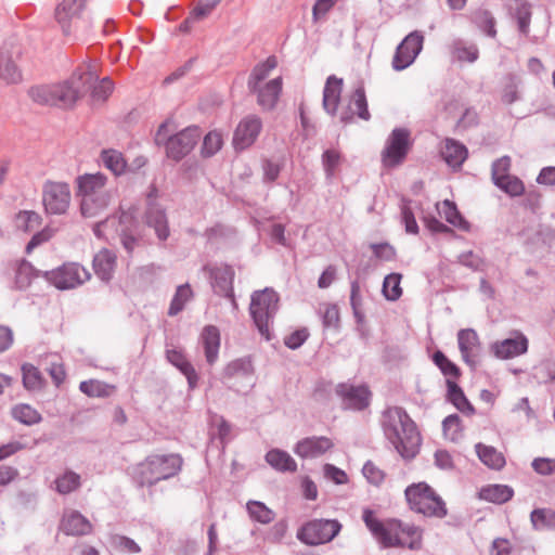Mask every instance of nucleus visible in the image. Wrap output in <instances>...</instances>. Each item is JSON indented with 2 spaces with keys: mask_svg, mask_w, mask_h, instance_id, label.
I'll return each mask as SVG.
<instances>
[{
  "mask_svg": "<svg viewBox=\"0 0 555 555\" xmlns=\"http://www.w3.org/2000/svg\"><path fill=\"white\" fill-rule=\"evenodd\" d=\"M100 159L103 166L115 176H120L126 171L127 162L122 153L117 150H103L101 152Z\"/></svg>",
  "mask_w": 555,
  "mask_h": 555,
  "instance_id": "e433bc0d",
  "label": "nucleus"
},
{
  "mask_svg": "<svg viewBox=\"0 0 555 555\" xmlns=\"http://www.w3.org/2000/svg\"><path fill=\"white\" fill-rule=\"evenodd\" d=\"M221 2V0H201L181 25L182 30L191 31L190 24L208 16Z\"/></svg>",
  "mask_w": 555,
  "mask_h": 555,
  "instance_id": "58836bf2",
  "label": "nucleus"
},
{
  "mask_svg": "<svg viewBox=\"0 0 555 555\" xmlns=\"http://www.w3.org/2000/svg\"><path fill=\"white\" fill-rule=\"evenodd\" d=\"M79 390L91 398H106L113 393L115 386L98 379H89L80 383Z\"/></svg>",
  "mask_w": 555,
  "mask_h": 555,
  "instance_id": "a19ab883",
  "label": "nucleus"
},
{
  "mask_svg": "<svg viewBox=\"0 0 555 555\" xmlns=\"http://www.w3.org/2000/svg\"><path fill=\"white\" fill-rule=\"evenodd\" d=\"M72 201L69 184L66 182L47 181L42 188V203L47 214L64 215Z\"/></svg>",
  "mask_w": 555,
  "mask_h": 555,
  "instance_id": "9d476101",
  "label": "nucleus"
},
{
  "mask_svg": "<svg viewBox=\"0 0 555 555\" xmlns=\"http://www.w3.org/2000/svg\"><path fill=\"white\" fill-rule=\"evenodd\" d=\"M75 81L81 93L92 88V96L96 101H105L113 91L112 80L105 77L98 81L96 72L91 66L86 67L78 78L75 77Z\"/></svg>",
  "mask_w": 555,
  "mask_h": 555,
  "instance_id": "4468645a",
  "label": "nucleus"
},
{
  "mask_svg": "<svg viewBox=\"0 0 555 555\" xmlns=\"http://www.w3.org/2000/svg\"><path fill=\"white\" fill-rule=\"evenodd\" d=\"M116 266V255L106 248L101 249L93 257V269L102 281H109Z\"/></svg>",
  "mask_w": 555,
  "mask_h": 555,
  "instance_id": "2f4dec72",
  "label": "nucleus"
},
{
  "mask_svg": "<svg viewBox=\"0 0 555 555\" xmlns=\"http://www.w3.org/2000/svg\"><path fill=\"white\" fill-rule=\"evenodd\" d=\"M340 529L336 519H313L298 530L297 539L308 545L324 544L331 542Z\"/></svg>",
  "mask_w": 555,
  "mask_h": 555,
  "instance_id": "6e6552de",
  "label": "nucleus"
},
{
  "mask_svg": "<svg viewBox=\"0 0 555 555\" xmlns=\"http://www.w3.org/2000/svg\"><path fill=\"white\" fill-rule=\"evenodd\" d=\"M529 340L519 331H514L505 339L496 340L490 345V351L501 360L513 359L528 351Z\"/></svg>",
  "mask_w": 555,
  "mask_h": 555,
  "instance_id": "ddd939ff",
  "label": "nucleus"
},
{
  "mask_svg": "<svg viewBox=\"0 0 555 555\" xmlns=\"http://www.w3.org/2000/svg\"><path fill=\"white\" fill-rule=\"evenodd\" d=\"M385 437L404 459H413L421 446V436L415 423L399 406L388 408L382 416Z\"/></svg>",
  "mask_w": 555,
  "mask_h": 555,
  "instance_id": "f257e3e1",
  "label": "nucleus"
},
{
  "mask_svg": "<svg viewBox=\"0 0 555 555\" xmlns=\"http://www.w3.org/2000/svg\"><path fill=\"white\" fill-rule=\"evenodd\" d=\"M309 337V332L307 328H300V330H297L295 332H293L292 334L287 335L285 338H284V344L289 348V349H297L299 348Z\"/></svg>",
  "mask_w": 555,
  "mask_h": 555,
  "instance_id": "338daca9",
  "label": "nucleus"
},
{
  "mask_svg": "<svg viewBox=\"0 0 555 555\" xmlns=\"http://www.w3.org/2000/svg\"><path fill=\"white\" fill-rule=\"evenodd\" d=\"M166 359L186 377L190 389L197 386L198 375L181 349L167 348Z\"/></svg>",
  "mask_w": 555,
  "mask_h": 555,
  "instance_id": "bb28decb",
  "label": "nucleus"
},
{
  "mask_svg": "<svg viewBox=\"0 0 555 555\" xmlns=\"http://www.w3.org/2000/svg\"><path fill=\"white\" fill-rule=\"evenodd\" d=\"M404 493L414 512L437 518H443L447 515L444 501L426 482L413 483L405 489Z\"/></svg>",
  "mask_w": 555,
  "mask_h": 555,
  "instance_id": "423d86ee",
  "label": "nucleus"
},
{
  "mask_svg": "<svg viewBox=\"0 0 555 555\" xmlns=\"http://www.w3.org/2000/svg\"><path fill=\"white\" fill-rule=\"evenodd\" d=\"M222 145V135L221 133L217 131L209 132L205 138L203 142V154L205 156H211L216 154Z\"/></svg>",
  "mask_w": 555,
  "mask_h": 555,
  "instance_id": "13d9d810",
  "label": "nucleus"
},
{
  "mask_svg": "<svg viewBox=\"0 0 555 555\" xmlns=\"http://www.w3.org/2000/svg\"><path fill=\"white\" fill-rule=\"evenodd\" d=\"M424 37H404L397 47L392 60V67L396 70H402L409 67L418 55L423 48Z\"/></svg>",
  "mask_w": 555,
  "mask_h": 555,
  "instance_id": "6ab92c4d",
  "label": "nucleus"
},
{
  "mask_svg": "<svg viewBox=\"0 0 555 555\" xmlns=\"http://www.w3.org/2000/svg\"><path fill=\"white\" fill-rule=\"evenodd\" d=\"M340 155L335 150H326L322 155V163L327 177H332L339 164Z\"/></svg>",
  "mask_w": 555,
  "mask_h": 555,
  "instance_id": "e2e57ef3",
  "label": "nucleus"
},
{
  "mask_svg": "<svg viewBox=\"0 0 555 555\" xmlns=\"http://www.w3.org/2000/svg\"><path fill=\"white\" fill-rule=\"evenodd\" d=\"M145 224L154 230L157 238L162 242L166 241L170 235L166 212L157 204H149L145 211Z\"/></svg>",
  "mask_w": 555,
  "mask_h": 555,
  "instance_id": "393cba45",
  "label": "nucleus"
},
{
  "mask_svg": "<svg viewBox=\"0 0 555 555\" xmlns=\"http://www.w3.org/2000/svg\"><path fill=\"white\" fill-rule=\"evenodd\" d=\"M30 99L41 105L72 106L81 95L75 76L70 81L57 85L35 86L28 90Z\"/></svg>",
  "mask_w": 555,
  "mask_h": 555,
  "instance_id": "39448f33",
  "label": "nucleus"
},
{
  "mask_svg": "<svg viewBox=\"0 0 555 555\" xmlns=\"http://www.w3.org/2000/svg\"><path fill=\"white\" fill-rule=\"evenodd\" d=\"M333 446V441L325 436H312L299 440L293 451L301 459H315L323 455Z\"/></svg>",
  "mask_w": 555,
  "mask_h": 555,
  "instance_id": "412c9836",
  "label": "nucleus"
},
{
  "mask_svg": "<svg viewBox=\"0 0 555 555\" xmlns=\"http://www.w3.org/2000/svg\"><path fill=\"white\" fill-rule=\"evenodd\" d=\"M81 486L79 474L67 469L54 480V489L60 494H69L78 490Z\"/></svg>",
  "mask_w": 555,
  "mask_h": 555,
  "instance_id": "4c0bfd02",
  "label": "nucleus"
},
{
  "mask_svg": "<svg viewBox=\"0 0 555 555\" xmlns=\"http://www.w3.org/2000/svg\"><path fill=\"white\" fill-rule=\"evenodd\" d=\"M410 149V132L404 128H396L388 137L382 152V160L385 167L391 168L400 165Z\"/></svg>",
  "mask_w": 555,
  "mask_h": 555,
  "instance_id": "9b49d317",
  "label": "nucleus"
},
{
  "mask_svg": "<svg viewBox=\"0 0 555 555\" xmlns=\"http://www.w3.org/2000/svg\"><path fill=\"white\" fill-rule=\"evenodd\" d=\"M79 209L83 218H98L105 214L113 201V192L80 197Z\"/></svg>",
  "mask_w": 555,
  "mask_h": 555,
  "instance_id": "b1692460",
  "label": "nucleus"
},
{
  "mask_svg": "<svg viewBox=\"0 0 555 555\" xmlns=\"http://www.w3.org/2000/svg\"><path fill=\"white\" fill-rule=\"evenodd\" d=\"M23 385L27 390L36 391L43 387L44 380L39 370L33 364L22 365Z\"/></svg>",
  "mask_w": 555,
  "mask_h": 555,
  "instance_id": "8fccbe9b",
  "label": "nucleus"
},
{
  "mask_svg": "<svg viewBox=\"0 0 555 555\" xmlns=\"http://www.w3.org/2000/svg\"><path fill=\"white\" fill-rule=\"evenodd\" d=\"M323 470L324 476L336 485H344L348 481L347 474L332 464H325Z\"/></svg>",
  "mask_w": 555,
  "mask_h": 555,
  "instance_id": "774afa93",
  "label": "nucleus"
},
{
  "mask_svg": "<svg viewBox=\"0 0 555 555\" xmlns=\"http://www.w3.org/2000/svg\"><path fill=\"white\" fill-rule=\"evenodd\" d=\"M363 476L370 483L378 486L384 480V473L371 461H367L362 468Z\"/></svg>",
  "mask_w": 555,
  "mask_h": 555,
  "instance_id": "69168bd1",
  "label": "nucleus"
},
{
  "mask_svg": "<svg viewBox=\"0 0 555 555\" xmlns=\"http://www.w3.org/2000/svg\"><path fill=\"white\" fill-rule=\"evenodd\" d=\"M495 185L511 196H519L525 191L522 181L514 176L505 177V179Z\"/></svg>",
  "mask_w": 555,
  "mask_h": 555,
  "instance_id": "4d7b16f0",
  "label": "nucleus"
},
{
  "mask_svg": "<svg viewBox=\"0 0 555 555\" xmlns=\"http://www.w3.org/2000/svg\"><path fill=\"white\" fill-rule=\"evenodd\" d=\"M437 210L439 215L453 227L463 231H468L469 224L459 212L454 203L450 202L449 199L442 201L441 203L437 204Z\"/></svg>",
  "mask_w": 555,
  "mask_h": 555,
  "instance_id": "f704fd0d",
  "label": "nucleus"
},
{
  "mask_svg": "<svg viewBox=\"0 0 555 555\" xmlns=\"http://www.w3.org/2000/svg\"><path fill=\"white\" fill-rule=\"evenodd\" d=\"M452 61L474 63L479 55L475 44H466L461 40L454 42L451 50Z\"/></svg>",
  "mask_w": 555,
  "mask_h": 555,
  "instance_id": "a18cd8bd",
  "label": "nucleus"
},
{
  "mask_svg": "<svg viewBox=\"0 0 555 555\" xmlns=\"http://www.w3.org/2000/svg\"><path fill=\"white\" fill-rule=\"evenodd\" d=\"M278 65L275 56H269L263 63L258 64L253 69L248 78V89L264 83L272 69Z\"/></svg>",
  "mask_w": 555,
  "mask_h": 555,
  "instance_id": "37998d69",
  "label": "nucleus"
},
{
  "mask_svg": "<svg viewBox=\"0 0 555 555\" xmlns=\"http://www.w3.org/2000/svg\"><path fill=\"white\" fill-rule=\"evenodd\" d=\"M363 521L375 539L385 547L398 545L411 550L420 547L421 531L413 525L395 519L382 522L371 509H364Z\"/></svg>",
  "mask_w": 555,
  "mask_h": 555,
  "instance_id": "f03ea898",
  "label": "nucleus"
},
{
  "mask_svg": "<svg viewBox=\"0 0 555 555\" xmlns=\"http://www.w3.org/2000/svg\"><path fill=\"white\" fill-rule=\"evenodd\" d=\"M531 466L533 470L541 476H550L555 474V459L535 457Z\"/></svg>",
  "mask_w": 555,
  "mask_h": 555,
  "instance_id": "680f3d73",
  "label": "nucleus"
},
{
  "mask_svg": "<svg viewBox=\"0 0 555 555\" xmlns=\"http://www.w3.org/2000/svg\"><path fill=\"white\" fill-rule=\"evenodd\" d=\"M201 138V131L197 127H188L179 133L168 137L167 124L159 126L155 141L157 144L166 145V153L169 158L180 160L189 154Z\"/></svg>",
  "mask_w": 555,
  "mask_h": 555,
  "instance_id": "0eeeda50",
  "label": "nucleus"
},
{
  "mask_svg": "<svg viewBox=\"0 0 555 555\" xmlns=\"http://www.w3.org/2000/svg\"><path fill=\"white\" fill-rule=\"evenodd\" d=\"M267 463L279 472H291L297 470V463L286 452L280 449H272L266 454Z\"/></svg>",
  "mask_w": 555,
  "mask_h": 555,
  "instance_id": "473e14b6",
  "label": "nucleus"
},
{
  "mask_svg": "<svg viewBox=\"0 0 555 555\" xmlns=\"http://www.w3.org/2000/svg\"><path fill=\"white\" fill-rule=\"evenodd\" d=\"M319 314L322 319L324 327H338L339 324V310L334 304H321L319 307Z\"/></svg>",
  "mask_w": 555,
  "mask_h": 555,
  "instance_id": "864d4df0",
  "label": "nucleus"
},
{
  "mask_svg": "<svg viewBox=\"0 0 555 555\" xmlns=\"http://www.w3.org/2000/svg\"><path fill=\"white\" fill-rule=\"evenodd\" d=\"M253 366L247 359H237L230 362L224 369V376L232 377H251Z\"/></svg>",
  "mask_w": 555,
  "mask_h": 555,
  "instance_id": "3c124183",
  "label": "nucleus"
},
{
  "mask_svg": "<svg viewBox=\"0 0 555 555\" xmlns=\"http://www.w3.org/2000/svg\"><path fill=\"white\" fill-rule=\"evenodd\" d=\"M201 344L204 348L206 361L209 365H214L218 360L220 348V332L214 325H207L201 334Z\"/></svg>",
  "mask_w": 555,
  "mask_h": 555,
  "instance_id": "c85d7f7f",
  "label": "nucleus"
},
{
  "mask_svg": "<svg viewBox=\"0 0 555 555\" xmlns=\"http://www.w3.org/2000/svg\"><path fill=\"white\" fill-rule=\"evenodd\" d=\"M61 529L67 535H86L92 531L91 522L78 511H65Z\"/></svg>",
  "mask_w": 555,
  "mask_h": 555,
  "instance_id": "a878e982",
  "label": "nucleus"
},
{
  "mask_svg": "<svg viewBox=\"0 0 555 555\" xmlns=\"http://www.w3.org/2000/svg\"><path fill=\"white\" fill-rule=\"evenodd\" d=\"M85 0H63L55 9V18L65 30L73 22L79 21Z\"/></svg>",
  "mask_w": 555,
  "mask_h": 555,
  "instance_id": "c756f323",
  "label": "nucleus"
},
{
  "mask_svg": "<svg viewBox=\"0 0 555 555\" xmlns=\"http://www.w3.org/2000/svg\"><path fill=\"white\" fill-rule=\"evenodd\" d=\"M193 297L190 284L185 283L177 287L176 294L170 302L168 314L173 317L181 312L185 305Z\"/></svg>",
  "mask_w": 555,
  "mask_h": 555,
  "instance_id": "de8ad7c7",
  "label": "nucleus"
},
{
  "mask_svg": "<svg viewBox=\"0 0 555 555\" xmlns=\"http://www.w3.org/2000/svg\"><path fill=\"white\" fill-rule=\"evenodd\" d=\"M23 55V48L15 42H5L0 50V78L8 83H21L23 74L16 62Z\"/></svg>",
  "mask_w": 555,
  "mask_h": 555,
  "instance_id": "f8f14e48",
  "label": "nucleus"
},
{
  "mask_svg": "<svg viewBox=\"0 0 555 555\" xmlns=\"http://www.w3.org/2000/svg\"><path fill=\"white\" fill-rule=\"evenodd\" d=\"M441 156L444 162L452 168H461L468 156L466 146L453 139H447L441 149Z\"/></svg>",
  "mask_w": 555,
  "mask_h": 555,
  "instance_id": "7c9ffc66",
  "label": "nucleus"
},
{
  "mask_svg": "<svg viewBox=\"0 0 555 555\" xmlns=\"http://www.w3.org/2000/svg\"><path fill=\"white\" fill-rule=\"evenodd\" d=\"M457 261L464 267H467L474 271H478L482 268L483 261L481 257L474 251H465L457 256Z\"/></svg>",
  "mask_w": 555,
  "mask_h": 555,
  "instance_id": "0e129e2a",
  "label": "nucleus"
},
{
  "mask_svg": "<svg viewBox=\"0 0 555 555\" xmlns=\"http://www.w3.org/2000/svg\"><path fill=\"white\" fill-rule=\"evenodd\" d=\"M433 360L435 364L441 370L443 375L448 377V379L457 378L460 375L459 367L451 362L441 351H436L434 353Z\"/></svg>",
  "mask_w": 555,
  "mask_h": 555,
  "instance_id": "5fc2aeb1",
  "label": "nucleus"
},
{
  "mask_svg": "<svg viewBox=\"0 0 555 555\" xmlns=\"http://www.w3.org/2000/svg\"><path fill=\"white\" fill-rule=\"evenodd\" d=\"M12 417L26 426L39 424L42 421L41 414L31 405L18 403L11 410Z\"/></svg>",
  "mask_w": 555,
  "mask_h": 555,
  "instance_id": "ea45409f",
  "label": "nucleus"
},
{
  "mask_svg": "<svg viewBox=\"0 0 555 555\" xmlns=\"http://www.w3.org/2000/svg\"><path fill=\"white\" fill-rule=\"evenodd\" d=\"M208 270L215 292L230 298L233 309H237V304L233 293L234 271L232 267L228 264H219L214 266Z\"/></svg>",
  "mask_w": 555,
  "mask_h": 555,
  "instance_id": "f3484780",
  "label": "nucleus"
},
{
  "mask_svg": "<svg viewBox=\"0 0 555 555\" xmlns=\"http://www.w3.org/2000/svg\"><path fill=\"white\" fill-rule=\"evenodd\" d=\"M246 509L253 520L263 525L270 524L275 517L274 512L260 501H248Z\"/></svg>",
  "mask_w": 555,
  "mask_h": 555,
  "instance_id": "49530a36",
  "label": "nucleus"
},
{
  "mask_svg": "<svg viewBox=\"0 0 555 555\" xmlns=\"http://www.w3.org/2000/svg\"><path fill=\"white\" fill-rule=\"evenodd\" d=\"M336 393L341 399L345 409L363 410L370 403L371 392L366 386H354L343 383L337 385Z\"/></svg>",
  "mask_w": 555,
  "mask_h": 555,
  "instance_id": "2eb2a0df",
  "label": "nucleus"
},
{
  "mask_svg": "<svg viewBox=\"0 0 555 555\" xmlns=\"http://www.w3.org/2000/svg\"><path fill=\"white\" fill-rule=\"evenodd\" d=\"M262 128L261 119L256 115H249L243 118L237 125L233 145L235 150H245L256 141Z\"/></svg>",
  "mask_w": 555,
  "mask_h": 555,
  "instance_id": "dca6fc26",
  "label": "nucleus"
},
{
  "mask_svg": "<svg viewBox=\"0 0 555 555\" xmlns=\"http://www.w3.org/2000/svg\"><path fill=\"white\" fill-rule=\"evenodd\" d=\"M530 521L535 530L555 528V511L551 508H537L530 514Z\"/></svg>",
  "mask_w": 555,
  "mask_h": 555,
  "instance_id": "09e8293b",
  "label": "nucleus"
},
{
  "mask_svg": "<svg viewBox=\"0 0 555 555\" xmlns=\"http://www.w3.org/2000/svg\"><path fill=\"white\" fill-rule=\"evenodd\" d=\"M447 386L448 398L456 406V409L462 413L473 414L475 412L474 406L467 400L459 385L452 379H447Z\"/></svg>",
  "mask_w": 555,
  "mask_h": 555,
  "instance_id": "79ce46f5",
  "label": "nucleus"
},
{
  "mask_svg": "<svg viewBox=\"0 0 555 555\" xmlns=\"http://www.w3.org/2000/svg\"><path fill=\"white\" fill-rule=\"evenodd\" d=\"M400 283L401 274L399 273H390L385 276L383 283V294L388 300L395 301L400 298L402 294Z\"/></svg>",
  "mask_w": 555,
  "mask_h": 555,
  "instance_id": "603ef678",
  "label": "nucleus"
},
{
  "mask_svg": "<svg viewBox=\"0 0 555 555\" xmlns=\"http://www.w3.org/2000/svg\"><path fill=\"white\" fill-rule=\"evenodd\" d=\"M457 345L463 361L475 367L481 353V344L477 332L473 328H463L457 332Z\"/></svg>",
  "mask_w": 555,
  "mask_h": 555,
  "instance_id": "a211bd4d",
  "label": "nucleus"
},
{
  "mask_svg": "<svg viewBox=\"0 0 555 555\" xmlns=\"http://www.w3.org/2000/svg\"><path fill=\"white\" fill-rule=\"evenodd\" d=\"M279 295L270 287L255 291L250 296L249 313L259 332L266 339L272 337V325L279 310Z\"/></svg>",
  "mask_w": 555,
  "mask_h": 555,
  "instance_id": "20e7f679",
  "label": "nucleus"
},
{
  "mask_svg": "<svg viewBox=\"0 0 555 555\" xmlns=\"http://www.w3.org/2000/svg\"><path fill=\"white\" fill-rule=\"evenodd\" d=\"M250 92L257 95V103L263 109H272L279 100L282 91V78L275 77L254 88H249Z\"/></svg>",
  "mask_w": 555,
  "mask_h": 555,
  "instance_id": "5701e85b",
  "label": "nucleus"
},
{
  "mask_svg": "<svg viewBox=\"0 0 555 555\" xmlns=\"http://www.w3.org/2000/svg\"><path fill=\"white\" fill-rule=\"evenodd\" d=\"M509 167L511 158L508 156H503L492 164V180L494 184L501 182L505 177H509Z\"/></svg>",
  "mask_w": 555,
  "mask_h": 555,
  "instance_id": "bf43d9fd",
  "label": "nucleus"
},
{
  "mask_svg": "<svg viewBox=\"0 0 555 555\" xmlns=\"http://www.w3.org/2000/svg\"><path fill=\"white\" fill-rule=\"evenodd\" d=\"M182 466V457L178 454L150 455L137 465L133 477L140 487H152L160 480L176 476Z\"/></svg>",
  "mask_w": 555,
  "mask_h": 555,
  "instance_id": "7ed1b4c3",
  "label": "nucleus"
},
{
  "mask_svg": "<svg viewBox=\"0 0 555 555\" xmlns=\"http://www.w3.org/2000/svg\"><path fill=\"white\" fill-rule=\"evenodd\" d=\"M475 449L479 460L489 468L501 469L505 465V457L495 448L477 443Z\"/></svg>",
  "mask_w": 555,
  "mask_h": 555,
  "instance_id": "c9c22d12",
  "label": "nucleus"
},
{
  "mask_svg": "<svg viewBox=\"0 0 555 555\" xmlns=\"http://www.w3.org/2000/svg\"><path fill=\"white\" fill-rule=\"evenodd\" d=\"M356 115L363 120H369L371 117L362 86H359L354 90L347 105L341 108L339 119L341 122L347 124L350 122Z\"/></svg>",
  "mask_w": 555,
  "mask_h": 555,
  "instance_id": "4be33fe9",
  "label": "nucleus"
},
{
  "mask_svg": "<svg viewBox=\"0 0 555 555\" xmlns=\"http://www.w3.org/2000/svg\"><path fill=\"white\" fill-rule=\"evenodd\" d=\"M77 198L112 192L102 172L83 173L75 179Z\"/></svg>",
  "mask_w": 555,
  "mask_h": 555,
  "instance_id": "aec40b11",
  "label": "nucleus"
},
{
  "mask_svg": "<svg viewBox=\"0 0 555 555\" xmlns=\"http://www.w3.org/2000/svg\"><path fill=\"white\" fill-rule=\"evenodd\" d=\"M343 91V79L332 75L326 79L323 90V108L334 116L338 111V104Z\"/></svg>",
  "mask_w": 555,
  "mask_h": 555,
  "instance_id": "cd10ccee",
  "label": "nucleus"
},
{
  "mask_svg": "<svg viewBox=\"0 0 555 555\" xmlns=\"http://www.w3.org/2000/svg\"><path fill=\"white\" fill-rule=\"evenodd\" d=\"M40 273L41 272L36 270L28 261H21L15 271V287L17 289H26L31 284V281L39 276Z\"/></svg>",
  "mask_w": 555,
  "mask_h": 555,
  "instance_id": "c03bdc74",
  "label": "nucleus"
},
{
  "mask_svg": "<svg viewBox=\"0 0 555 555\" xmlns=\"http://www.w3.org/2000/svg\"><path fill=\"white\" fill-rule=\"evenodd\" d=\"M112 544L121 552L129 554H137L141 551L140 546L132 539L125 535H113Z\"/></svg>",
  "mask_w": 555,
  "mask_h": 555,
  "instance_id": "052dcab7",
  "label": "nucleus"
},
{
  "mask_svg": "<svg viewBox=\"0 0 555 555\" xmlns=\"http://www.w3.org/2000/svg\"><path fill=\"white\" fill-rule=\"evenodd\" d=\"M513 495L514 490L506 485H489L481 488L479 492L480 499L495 504H503L509 501Z\"/></svg>",
  "mask_w": 555,
  "mask_h": 555,
  "instance_id": "72a5a7b5",
  "label": "nucleus"
},
{
  "mask_svg": "<svg viewBox=\"0 0 555 555\" xmlns=\"http://www.w3.org/2000/svg\"><path fill=\"white\" fill-rule=\"evenodd\" d=\"M41 217L35 211H21L16 216V227L25 232L33 231L40 225Z\"/></svg>",
  "mask_w": 555,
  "mask_h": 555,
  "instance_id": "6e6d98bb",
  "label": "nucleus"
},
{
  "mask_svg": "<svg viewBox=\"0 0 555 555\" xmlns=\"http://www.w3.org/2000/svg\"><path fill=\"white\" fill-rule=\"evenodd\" d=\"M44 279L59 289H72L90 279L89 271L77 262H68L51 271H44Z\"/></svg>",
  "mask_w": 555,
  "mask_h": 555,
  "instance_id": "1a4fd4ad",
  "label": "nucleus"
}]
</instances>
